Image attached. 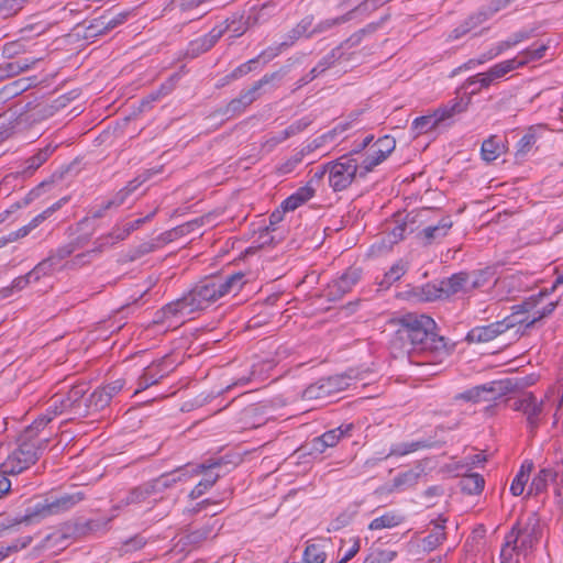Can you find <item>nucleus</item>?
<instances>
[{
    "instance_id": "nucleus-33",
    "label": "nucleus",
    "mask_w": 563,
    "mask_h": 563,
    "mask_svg": "<svg viewBox=\"0 0 563 563\" xmlns=\"http://www.w3.org/2000/svg\"><path fill=\"white\" fill-rule=\"evenodd\" d=\"M54 151L55 146L51 144L41 148L36 154L25 159L22 173L25 175H32L48 159V157L53 154Z\"/></svg>"
},
{
    "instance_id": "nucleus-50",
    "label": "nucleus",
    "mask_w": 563,
    "mask_h": 563,
    "mask_svg": "<svg viewBox=\"0 0 563 563\" xmlns=\"http://www.w3.org/2000/svg\"><path fill=\"white\" fill-rule=\"evenodd\" d=\"M58 271V268L53 264L52 260L47 256L43 261H41L32 271H30V276H33V282H38L44 276H49L53 273Z\"/></svg>"
},
{
    "instance_id": "nucleus-38",
    "label": "nucleus",
    "mask_w": 563,
    "mask_h": 563,
    "mask_svg": "<svg viewBox=\"0 0 563 563\" xmlns=\"http://www.w3.org/2000/svg\"><path fill=\"white\" fill-rule=\"evenodd\" d=\"M274 5L268 2L261 4L260 7L254 5L250 9L247 14V21L250 26H254L266 22L273 14Z\"/></svg>"
},
{
    "instance_id": "nucleus-27",
    "label": "nucleus",
    "mask_w": 563,
    "mask_h": 563,
    "mask_svg": "<svg viewBox=\"0 0 563 563\" xmlns=\"http://www.w3.org/2000/svg\"><path fill=\"white\" fill-rule=\"evenodd\" d=\"M445 522L446 518L440 516L437 520L432 521L433 525L430 533L423 539V547L428 551L434 550L445 540Z\"/></svg>"
},
{
    "instance_id": "nucleus-61",
    "label": "nucleus",
    "mask_w": 563,
    "mask_h": 563,
    "mask_svg": "<svg viewBox=\"0 0 563 563\" xmlns=\"http://www.w3.org/2000/svg\"><path fill=\"white\" fill-rule=\"evenodd\" d=\"M397 556V552L393 550H379L368 556L364 563H389Z\"/></svg>"
},
{
    "instance_id": "nucleus-11",
    "label": "nucleus",
    "mask_w": 563,
    "mask_h": 563,
    "mask_svg": "<svg viewBox=\"0 0 563 563\" xmlns=\"http://www.w3.org/2000/svg\"><path fill=\"white\" fill-rule=\"evenodd\" d=\"M511 408L526 417L529 432L534 433L543 419V401L538 400L532 393H527L516 399L511 404Z\"/></svg>"
},
{
    "instance_id": "nucleus-58",
    "label": "nucleus",
    "mask_w": 563,
    "mask_h": 563,
    "mask_svg": "<svg viewBox=\"0 0 563 563\" xmlns=\"http://www.w3.org/2000/svg\"><path fill=\"white\" fill-rule=\"evenodd\" d=\"M336 62V51L332 49L327 55H324L319 63L312 68V73L320 76L323 74L327 69L332 67Z\"/></svg>"
},
{
    "instance_id": "nucleus-47",
    "label": "nucleus",
    "mask_w": 563,
    "mask_h": 563,
    "mask_svg": "<svg viewBox=\"0 0 563 563\" xmlns=\"http://www.w3.org/2000/svg\"><path fill=\"white\" fill-rule=\"evenodd\" d=\"M353 11H350L341 16L325 19L319 22L312 30L311 33L318 34L329 31L330 29L341 25L351 20Z\"/></svg>"
},
{
    "instance_id": "nucleus-14",
    "label": "nucleus",
    "mask_w": 563,
    "mask_h": 563,
    "mask_svg": "<svg viewBox=\"0 0 563 563\" xmlns=\"http://www.w3.org/2000/svg\"><path fill=\"white\" fill-rule=\"evenodd\" d=\"M395 147L396 140L393 136L384 135L379 137L371 148L372 154L363 159L362 167L364 170H361V175L365 176L367 173L372 172L390 155Z\"/></svg>"
},
{
    "instance_id": "nucleus-30",
    "label": "nucleus",
    "mask_w": 563,
    "mask_h": 563,
    "mask_svg": "<svg viewBox=\"0 0 563 563\" xmlns=\"http://www.w3.org/2000/svg\"><path fill=\"white\" fill-rule=\"evenodd\" d=\"M312 21V16L303 18L294 29L287 33L286 38L280 43V46L289 47L294 45L295 42L299 38L311 36L313 34L311 33Z\"/></svg>"
},
{
    "instance_id": "nucleus-16",
    "label": "nucleus",
    "mask_w": 563,
    "mask_h": 563,
    "mask_svg": "<svg viewBox=\"0 0 563 563\" xmlns=\"http://www.w3.org/2000/svg\"><path fill=\"white\" fill-rule=\"evenodd\" d=\"M444 296L455 295L460 291H468L481 286L479 276L468 273H457L440 282Z\"/></svg>"
},
{
    "instance_id": "nucleus-8",
    "label": "nucleus",
    "mask_w": 563,
    "mask_h": 563,
    "mask_svg": "<svg viewBox=\"0 0 563 563\" xmlns=\"http://www.w3.org/2000/svg\"><path fill=\"white\" fill-rule=\"evenodd\" d=\"M351 385L352 376L350 374L320 378L303 390V398L308 400L323 399L347 389Z\"/></svg>"
},
{
    "instance_id": "nucleus-62",
    "label": "nucleus",
    "mask_w": 563,
    "mask_h": 563,
    "mask_svg": "<svg viewBox=\"0 0 563 563\" xmlns=\"http://www.w3.org/2000/svg\"><path fill=\"white\" fill-rule=\"evenodd\" d=\"M146 544V539L141 534H136L123 542L121 551L123 553H130L141 550Z\"/></svg>"
},
{
    "instance_id": "nucleus-56",
    "label": "nucleus",
    "mask_w": 563,
    "mask_h": 563,
    "mask_svg": "<svg viewBox=\"0 0 563 563\" xmlns=\"http://www.w3.org/2000/svg\"><path fill=\"white\" fill-rule=\"evenodd\" d=\"M417 296L422 301H433L441 298L443 296V291L441 289V285L437 287L435 285L427 284L419 289Z\"/></svg>"
},
{
    "instance_id": "nucleus-51",
    "label": "nucleus",
    "mask_w": 563,
    "mask_h": 563,
    "mask_svg": "<svg viewBox=\"0 0 563 563\" xmlns=\"http://www.w3.org/2000/svg\"><path fill=\"white\" fill-rule=\"evenodd\" d=\"M27 0H2L0 2V15L3 19L16 14Z\"/></svg>"
},
{
    "instance_id": "nucleus-43",
    "label": "nucleus",
    "mask_w": 563,
    "mask_h": 563,
    "mask_svg": "<svg viewBox=\"0 0 563 563\" xmlns=\"http://www.w3.org/2000/svg\"><path fill=\"white\" fill-rule=\"evenodd\" d=\"M110 401L109 394H107L102 387H99L88 397L86 407L92 411H100L104 409Z\"/></svg>"
},
{
    "instance_id": "nucleus-25",
    "label": "nucleus",
    "mask_w": 563,
    "mask_h": 563,
    "mask_svg": "<svg viewBox=\"0 0 563 563\" xmlns=\"http://www.w3.org/2000/svg\"><path fill=\"white\" fill-rule=\"evenodd\" d=\"M541 126H530L516 145V159L523 161L534 148L540 139Z\"/></svg>"
},
{
    "instance_id": "nucleus-36",
    "label": "nucleus",
    "mask_w": 563,
    "mask_h": 563,
    "mask_svg": "<svg viewBox=\"0 0 563 563\" xmlns=\"http://www.w3.org/2000/svg\"><path fill=\"white\" fill-rule=\"evenodd\" d=\"M440 125L434 111L430 114L418 117L412 121L411 130L416 136L433 131Z\"/></svg>"
},
{
    "instance_id": "nucleus-45",
    "label": "nucleus",
    "mask_w": 563,
    "mask_h": 563,
    "mask_svg": "<svg viewBox=\"0 0 563 563\" xmlns=\"http://www.w3.org/2000/svg\"><path fill=\"white\" fill-rule=\"evenodd\" d=\"M211 470L206 471V477L201 479L190 492L189 497L191 499H198L205 493H207L219 479L220 475L210 473Z\"/></svg>"
},
{
    "instance_id": "nucleus-54",
    "label": "nucleus",
    "mask_w": 563,
    "mask_h": 563,
    "mask_svg": "<svg viewBox=\"0 0 563 563\" xmlns=\"http://www.w3.org/2000/svg\"><path fill=\"white\" fill-rule=\"evenodd\" d=\"M30 283H33V276H30V272L23 276H19L13 279L9 287H4L0 292L2 297H9L14 290L19 291L25 288Z\"/></svg>"
},
{
    "instance_id": "nucleus-23",
    "label": "nucleus",
    "mask_w": 563,
    "mask_h": 563,
    "mask_svg": "<svg viewBox=\"0 0 563 563\" xmlns=\"http://www.w3.org/2000/svg\"><path fill=\"white\" fill-rule=\"evenodd\" d=\"M87 242V239L84 236L76 238L69 243L57 247L52 251L48 257L52 260L53 264L59 269L66 268L65 260L68 258L76 251L82 249Z\"/></svg>"
},
{
    "instance_id": "nucleus-32",
    "label": "nucleus",
    "mask_w": 563,
    "mask_h": 563,
    "mask_svg": "<svg viewBox=\"0 0 563 563\" xmlns=\"http://www.w3.org/2000/svg\"><path fill=\"white\" fill-rule=\"evenodd\" d=\"M453 222L450 216L442 217L440 221L435 225H429L421 231V235L428 243H431L433 240L443 238L448 234L449 230L452 228Z\"/></svg>"
},
{
    "instance_id": "nucleus-5",
    "label": "nucleus",
    "mask_w": 563,
    "mask_h": 563,
    "mask_svg": "<svg viewBox=\"0 0 563 563\" xmlns=\"http://www.w3.org/2000/svg\"><path fill=\"white\" fill-rule=\"evenodd\" d=\"M41 430L33 428V423L24 430L19 446L4 461L7 472L22 473L36 463L48 443L47 438H37Z\"/></svg>"
},
{
    "instance_id": "nucleus-19",
    "label": "nucleus",
    "mask_w": 563,
    "mask_h": 563,
    "mask_svg": "<svg viewBox=\"0 0 563 563\" xmlns=\"http://www.w3.org/2000/svg\"><path fill=\"white\" fill-rule=\"evenodd\" d=\"M109 244L108 238H99L95 241L93 247L85 252L78 253L65 263L66 268L77 269L86 266L97 260L104 251L106 245Z\"/></svg>"
},
{
    "instance_id": "nucleus-60",
    "label": "nucleus",
    "mask_w": 563,
    "mask_h": 563,
    "mask_svg": "<svg viewBox=\"0 0 563 563\" xmlns=\"http://www.w3.org/2000/svg\"><path fill=\"white\" fill-rule=\"evenodd\" d=\"M257 62H258V58H252V59L247 60L246 63L241 64L232 73L227 75L225 79L227 80H235V79H239V78L247 75L249 73H251L253 70V66Z\"/></svg>"
},
{
    "instance_id": "nucleus-12",
    "label": "nucleus",
    "mask_w": 563,
    "mask_h": 563,
    "mask_svg": "<svg viewBox=\"0 0 563 563\" xmlns=\"http://www.w3.org/2000/svg\"><path fill=\"white\" fill-rule=\"evenodd\" d=\"M362 278V269L358 267L347 268L340 277L328 284L324 296L329 301H338L349 294Z\"/></svg>"
},
{
    "instance_id": "nucleus-63",
    "label": "nucleus",
    "mask_w": 563,
    "mask_h": 563,
    "mask_svg": "<svg viewBox=\"0 0 563 563\" xmlns=\"http://www.w3.org/2000/svg\"><path fill=\"white\" fill-rule=\"evenodd\" d=\"M130 14V11H122L119 13H104L106 24H108V27L111 31L117 26L123 24L128 20Z\"/></svg>"
},
{
    "instance_id": "nucleus-17",
    "label": "nucleus",
    "mask_w": 563,
    "mask_h": 563,
    "mask_svg": "<svg viewBox=\"0 0 563 563\" xmlns=\"http://www.w3.org/2000/svg\"><path fill=\"white\" fill-rule=\"evenodd\" d=\"M353 429V423H342L338 428L324 432L311 441L312 451L323 453L325 449L335 446L341 439L351 437Z\"/></svg>"
},
{
    "instance_id": "nucleus-18",
    "label": "nucleus",
    "mask_w": 563,
    "mask_h": 563,
    "mask_svg": "<svg viewBox=\"0 0 563 563\" xmlns=\"http://www.w3.org/2000/svg\"><path fill=\"white\" fill-rule=\"evenodd\" d=\"M560 461L555 462V466H544L533 477L529 486V495H539L547 490L549 483H552L563 473V452L560 453Z\"/></svg>"
},
{
    "instance_id": "nucleus-59",
    "label": "nucleus",
    "mask_w": 563,
    "mask_h": 563,
    "mask_svg": "<svg viewBox=\"0 0 563 563\" xmlns=\"http://www.w3.org/2000/svg\"><path fill=\"white\" fill-rule=\"evenodd\" d=\"M67 538V533H65L63 530H56L45 537L43 540V547L47 549L63 547Z\"/></svg>"
},
{
    "instance_id": "nucleus-41",
    "label": "nucleus",
    "mask_w": 563,
    "mask_h": 563,
    "mask_svg": "<svg viewBox=\"0 0 563 563\" xmlns=\"http://www.w3.org/2000/svg\"><path fill=\"white\" fill-rule=\"evenodd\" d=\"M430 444L427 441H411L402 442L391 445L388 456H404L409 453L419 451L421 449L429 448Z\"/></svg>"
},
{
    "instance_id": "nucleus-46",
    "label": "nucleus",
    "mask_w": 563,
    "mask_h": 563,
    "mask_svg": "<svg viewBox=\"0 0 563 563\" xmlns=\"http://www.w3.org/2000/svg\"><path fill=\"white\" fill-rule=\"evenodd\" d=\"M110 32L108 24H106V15L102 14L92 19L86 26L84 36L86 38L97 37Z\"/></svg>"
},
{
    "instance_id": "nucleus-39",
    "label": "nucleus",
    "mask_w": 563,
    "mask_h": 563,
    "mask_svg": "<svg viewBox=\"0 0 563 563\" xmlns=\"http://www.w3.org/2000/svg\"><path fill=\"white\" fill-rule=\"evenodd\" d=\"M485 485L484 477L477 473L465 475L461 478V489L468 495L479 494Z\"/></svg>"
},
{
    "instance_id": "nucleus-42",
    "label": "nucleus",
    "mask_w": 563,
    "mask_h": 563,
    "mask_svg": "<svg viewBox=\"0 0 563 563\" xmlns=\"http://www.w3.org/2000/svg\"><path fill=\"white\" fill-rule=\"evenodd\" d=\"M420 477V474L413 470L399 473L393 479V489L405 490L413 487Z\"/></svg>"
},
{
    "instance_id": "nucleus-55",
    "label": "nucleus",
    "mask_w": 563,
    "mask_h": 563,
    "mask_svg": "<svg viewBox=\"0 0 563 563\" xmlns=\"http://www.w3.org/2000/svg\"><path fill=\"white\" fill-rule=\"evenodd\" d=\"M87 391V387L85 384L73 386V388L68 391L66 396L67 404L73 407L74 410L80 408V401L84 398Z\"/></svg>"
},
{
    "instance_id": "nucleus-40",
    "label": "nucleus",
    "mask_w": 563,
    "mask_h": 563,
    "mask_svg": "<svg viewBox=\"0 0 563 563\" xmlns=\"http://www.w3.org/2000/svg\"><path fill=\"white\" fill-rule=\"evenodd\" d=\"M503 153V145L498 142L496 136H490L485 140L481 147V155L485 162H494Z\"/></svg>"
},
{
    "instance_id": "nucleus-6",
    "label": "nucleus",
    "mask_w": 563,
    "mask_h": 563,
    "mask_svg": "<svg viewBox=\"0 0 563 563\" xmlns=\"http://www.w3.org/2000/svg\"><path fill=\"white\" fill-rule=\"evenodd\" d=\"M328 169H330L328 183L335 192L349 188L357 176L363 177L361 170H364L362 163L360 164L353 154H346L329 162Z\"/></svg>"
},
{
    "instance_id": "nucleus-57",
    "label": "nucleus",
    "mask_w": 563,
    "mask_h": 563,
    "mask_svg": "<svg viewBox=\"0 0 563 563\" xmlns=\"http://www.w3.org/2000/svg\"><path fill=\"white\" fill-rule=\"evenodd\" d=\"M407 265L402 261H398L395 263L388 272L385 273L384 284L390 285L401 278V276L406 273Z\"/></svg>"
},
{
    "instance_id": "nucleus-10",
    "label": "nucleus",
    "mask_w": 563,
    "mask_h": 563,
    "mask_svg": "<svg viewBox=\"0 0 563 563\" xmlns=\"http://www.w3.org/2000/svg\"><path fill=\"white\" fill-rule=\"evenodd\" d=\"M509 389V384L507 382L494 380L460 393L455 395L454 399L474 404L481 401H492L506 395Z\"/></svg>"
},
{
    "instance_id": "nucleus-15",
    "label": "nucleus",
    "mask_w": 563,
    "mask_h": 563,
    "mask_svg": "<svg viewBox=\"0 0 563 563\" xmlns=\"http://www.w3.org/2000/svg\"><path fill=\"white\" fill-rule=\"evenodd\" d=\"M174 368L175 365L173 362H170L169 356H164L157 361H154L144 369L142 376L139 378V387L134 393L137 394L139 391L144 390L154 384H157Z\"/></svg>"
},
{
    "instance_id": "nucleus-64",
    "label": "nucleus",
    "mask_w": 563,
    "mask_h": 563,
    "mask_svg": "<svg viewBox=\"0 0 563 563\" xmlns=\"http://www.w3.org/2000/svg\"><path fill=\"white\" fill-rule=\"evenodd\" d=\"M23 89L24 87H22L20 81H13L4 86L0 90V102H5L8 99L20 93Z\"/></svg>"
},
{
    "instance_id": "nucleus-37",
    "label": "nucleus",
    "mask_w": 563,
    "mask_h": 563,
    "mask_svg": "<svg viewBox=\"0 0 563 563\" xmlns=\"http://www.w3.org/2000/svg\"><path fill=\"white\" fill-rule=\"evenodd\" d=\"M465 110V104L462 99H453L450 100L446 104L434 110L437 118L439 119V123L442 124L444 121L451 119L457 113H461Z\"/></svg>"
},
{
    "instance_id": "nucleus-1",
    "label": "nucleus",
    "mask_w": 563,
    "mask_h": 563,
    "mask_svg": "<svg viewBox=\"0 0 563 563\" xmlns=\"http://www.w3.org/2000/svg\"><path fill=\"white\" fill-rule=\"evenodd\" d=\"M245 284V275L235 273L231 276L208 277L197 283L183 297L166 303L156 311L154 323L176 329L196 313L207 309L220 298L236 295Z\"/></svg>"
},
{
    "instance_id": "nucleus-21",
    "label": "nucleus",
    "mask_w": 563,
    "mask_h": 563,
    "mask_svg": "<svg viewBox=\"0 0 563 563\" xmlns=\"http://www.w3.org/2000/svg\"><path fill=\"white\" fill-rule=\"evenodd\" d=\"M161 173V169H147L142 175L131 180L124 188L110 198L106 208H118L124 203L126 197L137 189L140 185L150 179L153 175Z\"/></svg>"
},
{
    "instance_id": "nucleus-9",
    "label": "nucleus",
    "mask_w": 563,
    "mask_h": 563,
    "mask_svg": "<svg viewBox=\"0 0 563 563\" xmlns=\"http://www.w3.org/2000/svg\"><path fill=\"white\" fill-rule=\"evenodd\" d=\"M522 66H525V60L516 59V57L503 60L490 67L487 71L476 74L466 79L464 88L470 89L473 85L479 84V88L471 90V93H476L481 88H488L495 80Z\"/></svg>"
},
{
    "instance_id": "nucleus-34",
    "label": "nucleus",
    "mask_w": 563,
    "mask_h": 563,
    "mask_svg": "<svg viewBox=\"0 0 563 563\" xmlns=\"http://www.w3.org/2000/svg\"><path fill=\"white\" fill-rule=\"evenodd\" d=\"M533 470V463L532 462H525L519 472L516 474L515 478L511 482L510 485V492L514 496H520L526 487V484L529 481L530 473Z\"/></svg>"
},
{
    "instance_id": "nucleus-22",
    "label": "nucleus",
    "mask_w": 563,
    "mask_h": 563,
    "mask_svg": "<svg viewBox=\"0 0 563 563\" xmlns=\"http://www.w3.org/2000/svg\"><path fill=\"white\" fill-rule=\"evenodd\" d=\"M65 395H55L51 399L46 413L36 419L33 422V428L43 429L48 422H51L56 416L62 415L68 410H74L70 405L66 401Z\"/></svg>"
},
{
    "instance_id": "nucleus-44",
    "label": "nucleus",
    "mask_w": 563,
    "mask_h": 563,
    "mask_svg": "<svg viewBox=\"0 0 563 563\" xmlns=\"http://www.w3.org/2000/svg\"><path fill=\"white\" fill-rule=\"evenodd\" d=\"M221 26L225 27V31L230 32L233 37H240L251 27L247 19L244 20L241 15H233L225 21V24H221Z\"/></svg>"
},
{
    "instance_id": "nucleus-20",
    "label": "nucleus",
    "mask_w": 563,
    "mask_h": 563,
    "mask_svg": "<svg viewBox=\"0 0 563 563\" xmlns=\"http://www.w3.org/2000/svg\"><path fill=\"white\" fill-rule=\"evenodd\" d=\"M225 27L221 25H216L210 30L209 33L191 41L188 45V54L192 57H196L202 53L208 52L212 48L216 43L220 40V37L224 34Z\"/></svg>"
},
{
    "instance_id": "nucleus-53",
    "label": "nucleus",
    "mask_w": 563,
    "mask_h": 563,
    "mask_svg": "<svg viewBox=\"0 0 563 563\" xmlns=\"http://www.w3.org/2000/svg\"><path fill=\"white\" fill-rule=\"evenodd\" d=\"M479 25H482L481 21L478 19H473V14H471L463 23L452 31L450 37L455 40L460 38Z\"/></svg>"
},
{
    "instance_id": "nucleus-2",
    "label": "nucleus",
    "mask_w": 563,
    "mask_h": 563,
    "mask_svg": "<svg viewBox=\"0 0 563 563\" xmlns=\"http://www.w3.org/2000/svg\"><path fill=\"white\" fill-rule=\"evenodd\" d=\"M434 320L427 314L408 313L400 319L399 333L410 343L409 362L438 365L450 355L445 339L435 332Z\"/></svg>"
},
{
    "instance_id": "nucleus-7",
    "label": "nucleus",
    "mask_w": 563,
    "mask_h": 563,
    "mask_svg": "<svg viewBox=\"0 0 563 563\" xmlns=\"http://www.w3.org/2000/svg\"><path fill=\"white\" fill-rule=\"evenodd\" d=\"M221 466V461H209L206 463H201L198 465H186L184 467H178L173 472L165 473L161 475L159 477L152 481L155 489L157 493H161L162 489L168 488L172 485L178 483V482H185L188 481L199 474H202L203 472L208 470H214L217 467Z\"/></svg>"
},
{
    "instance_id": "nucleus-28",
    "label": "nucleus",
    "mask_w": 563,
    "mask_h": 563,
    "mask_svg": "<svg viewBox=\"0 0 563 563\" xmlns=\"http://www.w3.org/2000/svg\"><path fill=\"white\" fill-rule=\"evenodd\" d=\"M157 494L152 481L133 488L122 500L121 504L129 506L142 504L151 496Z\"/></svg>"
},
{
    "instance_id": "nucleus-26",
    "label": "nucleus",
    "mask_w": 563,
    "mask_h": 563,
    "mask_svg": "<svg viewBox=\"0 0 563 563\" xmlns=\"http://www.w3.org/2000/svg\"><path fill=\"white\" fill-rule=\"evenodd\" d=\"M316 194V189L311 188L307 184L300 188H298L292 195L286 198L280 207L284 211H294L308 200H310Z\"/></svg>"
},
{
    "instance_id": "nucleus-13",
    "label": "nucleus",
    "mask_w": 563,
    "mask_h": 563,
    "mask_svg": "<svg viewBox=\"0 0 563 563\" xmlns=\"http://www.w3.org/2000/svg\"><path fill=\"white\" fill-rule=\"evenodd\" d=\"M278 77L277 73L266 74L260 80L255 81L250 89L242 90L240 96L235 99H232L227 108L224 113H241L246 107L253 103L260 96V90L274 79Z\"/></svg>"
},
{
    "instance_id": "nucleus-4",
    "label": "nucleus",
    "mask_w": 563,
    "mask_h": 563,
    "mask_svg": "<svg viewBox=\"0 0 563 563\" xmlns=\"http://www.w3.org/2000/svg\"><path fill=\"white\" fill-rule=\"evenodd\" d=\"M541 538V525L538 516L531 514L525 521H518L506 534L500 551L501 563H519L518 558H526L532 552Z\"/></svg>"
},
{
    "instance_id": "nucleus-29",
    "label": "nucleus",
    "mask_w": 563,
    "mask_h": 563,
    "mask_svg": "<svg viewBox=\"0 0 563 563\" xmlns=\"http://www.w3.org/2000/svg\"><path fill=\"white\" fill-rule=\"evenodd\" d=\"M84 497L85 496L81 492H76L74 494H63L59 497L49 498L53 515H58L69 510L80 503Z\"/></svg>"
},
{
    "instance_id": "nucleus-49",
    "label": "nucleus",
    "mask_w": 563,
    "mask_h": 563,
    "mask_svg": "<svg viewBox=\"0 0 563 563\" xmlns=\"http://www.w3.org/2000/svg\"><path fill=\"white\" fill-rule=\"evenodd\" d=\"M327 559V553L323 545L318 543L308 544L303 552V560L306 563H323Z\"/></svg>"
},
{
    "instance_id": "nucleus-3",
    "label": "nucleus",
    "mask_w": 563,
    "mask_h": 563,
    "mask_svg": "<svg viewBox=\"0 0 563 563\" xmlns=\"http://www.w3.org/2000/svg\"><path fill=\"white\" fill-rule=\"evenodd\" d=\"M544 296L545 294L541 291L537 297H531L528 301H525L522 305L518 306V311L504 318L503 320L492 322L487 325L473 328L466 334L465 340L468 343H487L512 329H516L515 336L518 338L522 335L526 329L531 328L537 321L550 316L554 311L556 302L552 301L543 306L541 309L534 311L531 317L528 316L526 318H521L522 312H528L532 307L536 306L538 300Z\"/></svg>"
},
{
    "instance_id": "nucleus-48",
    "label": "nucleus",
    "mask_w": 563,
    "mask_h": 563,
    "mask_svg": "<svg viewBox=\"0 0 563 563\" xmlns=\"http://www.w3.org/2000/svg\"><path fill=\"white\" fill-rule=\"evenodd\" d=\"M547 49L548 46L545 44H533L531 47L520 52L515 57L516 59L525 60V65H527L530 62L541 59L544 56Z\"/></svg>"
},
{
    "instance_id": "nucleus-31",
    "label": "nucleus",
    "mask_w": 563,
    "mask_h": 563,
    "mask_svg": "<svg viewBox=\"0 0 563 563\" xmlns=\"http://www.w3.org/2000/svg\"><path fill=\"white\" fill-rule=\"evenodd\" d=\"M35 63V59L30 60L27 58H22L0 64V81L29 70Z\"/></svg>"
},
{
    "instance_id": "nucleus-52",
    "label": "nucleus",
    "mask_w": 563,
    "mask_h": 563,
    "mask_svg": "<svg viewBox=\"0 0 563 563\" xmlns=\"http://www.w3.org/2000/svg\"><path fill=\"white\" fill-rule=\"evenodd\" d=\"M57 107L48 103H38L32 110L30 118L33 121L45 120L55 114Z\"/></svg>"
},
{
    "instance_id": "nucleus-35",
    "label": "nucleus",
    "mask_w": 563,
    "mask_h": 563,
    "mask_svg": "<svg viewBox=\"0 0 563 563\" xmlns=\"http://www.w3.org/2000/svg\"><path fill=\"white\" fill-rule=\"evenodd\" d=\"M404 516L395 512V511H388L382 515L380 517H377L373 519L369 525V530H382V529H389L399 526L404 521Z\"/></svg>"
},
{
    "instance_id": "nucleus-24",
    "label": "nucleus",
    "mask_w": 563,
    "mask_h": 563,
    "mask_svg": "<svg viewBox=\"0 0 563 563\" xmlns=\"http://www.w3.org/2000/svg\"><path fill=\"white\" fill-rule=\"evenodd\" d=\"M49 516H54L49 503V498H45L40 500L33 505L26 507L23 516L18 517L20 523H34L38 522L42 519H45Z\"/></svg>"
}]
</instances>
